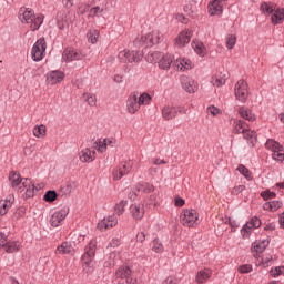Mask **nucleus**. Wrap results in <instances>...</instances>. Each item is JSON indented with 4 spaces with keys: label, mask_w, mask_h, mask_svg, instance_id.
Returning <instances> with one entry per match:
<instances>
[{
    "label": "nucleus",
    "mask_w": 284,
    "mask_h": 284,
    "mask_svg": "<svg viewBox=\"0 0 284 284\" xmlns=\"http://www.w3.org/2000/svg\"><path fill=\"white\" fill-rule=\"evenodd\" d=\"M163 55L162 52L159 51H150L146 57L145 60L148 61V63H159L161 61V57Z\"/></svg>",
    "instance_id": "obj_37"
},
{
    "label": "nucleus",
    "mask_w": 284,
    "mask_h": 284,
    "mask_svg": "<svg viewBox=\"0 0 284 284\" xmlns=\"http://www.w3.org/2000/svg\"><path fill=\"white\" fill-rule=\"evenodd\" d=\"M243 136L251 145H254L256 143V132L250 129H246L243 133Z\"/></svg>",
    "instance_id": "obj_41"
},
{
    "label": "nucleus",
    "mask_w": 284,
    "mask_h": 284,
    "mask_svg": "<svg viewBox=\"0 0 284 284\" xmlns=\"http://www.w3.org/2000/svg\"><path fill=\"white\" fill-rule=\"evenodd\" d=\"M275 9L276 4L272 2H264L261 4V11L263 12V14H272Z\"/></svg>",
    "instance_id": "obj_43"
},
{
    "label": "nucleus",
    "mask_w": 284,
    "mask_h": 284,
    "mask_svg": "<svg viewBox=\"0 0 284 284\" xmlns=\"http://www.w3.org/2000/svg\"><path fill=\"white\" fill-rule=\"evenodd\" d=\"M139 190L141 192H144L145 194H150L154 190V185H152L150 183H142V184H140Z\"/></svg>",
    "instance_id": "obj_53"
},
{
    "label": "nucleus",
    "mask_w": 284,
    "mask_h": 284,
    "mask_svg": "<svg viewBox=\"0 0 284 284\" xmlns=\"http://www.w3.org/2000/svg\"><path fill=\"white\" fill-rule=\"evenodd\" d=\"M118 224L119 219H116V215H109L98 223V230L105 232L112 230V227H116Z\"/></svg>",
    "instance_id": "obj_16"
},
{
    "label": "nucleus",
    "mask_w": 284,
    "mask_h": 284,
    "mask_svg": "<svg viewBox=\"0 0 284 284\" xmlns=\"http://www.w3.org/2000/svg\"><path fill=\"white\" fill-rule=\"evenodd\" d=\"M226 81H227V74L219 73L212 78L211 83L215 88H221L222 85H225Z\"/></svg>",
    "instance_id": "obj_33"
},
{
    "label": "nucleus",
    "mask_w": 284,
    "mask_h": 284,
    "mask_svg": "<svg viewBox=\"0 0 284 284\" xmlns=\"http://www.w3.org/2000/svg\"><path fill=\"white\" fill-rule=\"evenodd\" d=\"M47 48L48 44H45V39L40 38L31 49V57L33 61H42V59L45 57Z\"/></svg>",
    "instance_id": "obj_9"
},
{
    "label": "nucleus",
    "mask_w": 284,
    "mask_h": 284,
    "mask_svg": "<svg viewBox=\"0 0 284 284\" xmlns=\"http://www.w3.org/2000/svg\"><path fill=\"white\" fill-rule=\"evenodd\" d=\"M181 83L183 90H185V92H189V94H194V92L199 90V82L187 75H183L181 78Z\"/></svg>",
    "instance_id": "obj_18"
},
{
    "label": "nucleus",
    "mask_w": 284,
    "mask_h": 284,
    "mask_svg": "<svg viewBox=\"0 0 284 284\" xmlns=\"http://www.w3.org/2000/svg\"><path fill=\"white\" fill-rule=\"evenodd\" d=\"M192 39V30L185 29L181 31L174 40L176 48H185Z\"/></svg>",
    "instance_id": "obj_17"
},
{
    "label": "nucleus",
    "mask_w": 284,
    "mask_h": 284,
    "mask_svg": "<svg viewBox=\"0 0 284 284\" xmlns=\"http://www.w3.org/2000/svg\"><path fill=\"white\" fill-rule=\"evenodd\" d=\"M32 134L36 136V139H45L48 128L44 124L36 125L32 130Z\"/></svg>",
    "instance_id": "obj_32"
},
{
    "label": "nucleus",
    "mask_w": 284,
    "mask_h": 284,
    "mask_svg": "<svg viewBox=\"0 0 284 284\" xmlns=\"http://www.w3.org/2000/svg\"><path fill=\"white\" fill-rule=\"evenodd\" d=\"M116 278H124L128 284H136V277H132V270L128 265L120 266L115 272Z\"/></svg>",
    "instance_id": "obj_15"
},
{
    "label": "nucleus",
    "mask_w": 284,
    "mask_h": 284,
    "mask_svg": "<svg viewBox=\"0 0 284 284\" xmlns=\"http://www.w3.org/2000/svg\"><path fill=\"white\" fill-rule=\"evenodd\" d=\"M178 113H176V106L174 105H165L162 109V119L164 121H172V119H176Z\"/></svg>",
    "instance_id": "obj_26"
},
{
    "label": "nucleus",
    "mask_w": 284,
    "mask_h": 284,
    "mask_svg": "<svg viewBox=\"0 0 284 284\" xmlns=\"http://www.w3.org/2000/svg\"><path fill=\"white\" fill-rule=\"evenodd\" d=\"M118 59L120 63H141L143 60V52L124 49L118 53Z\"/></svg>",
    "instance_id": "obj_5"
},
{
    "label": "nucleus",
    "mask_w": 284,
    "mask_h": 284,
    "mask_svg": "<svg viewBox=\"0 0 284 284\" xmlns=\"http://www.w3.org/2000/svg\"><path fill=\"white\" fill-rule=\"evenodd\" d=\"M116 261H119V253L113 251L109 254V261L104 263V267H114L116 265Z\"/></svg>",
    "instance_id": "obj_40"
},
{
    "label": "nucleus",
    "mask_w": 284,
    "mask_h": 284,
    "mask_svg": "<svg viewBox=\"0 0 284 284\" xmlns=\"http://www.w3.org/2000/svg\"><path fill=\"white\" fill-rule=\"evenodd\" d=\"M261 196L264 199V201H267V199H274L276 196V193L264 191L261 193Z\"/></svg>",
    "instance_id": "obj_59"
},
{
    "label": "nucleus",
    "mask_w": 284,
    "mask_h": 284,
    "mask_svg": "<svg viewBox=\"0 0 284 284\" xmlns=\"http://www.w3.org/2000/svg\"><path fill=\"white\" fill-rule=\"evenodd\" d=\"M284 20V10L281 8H276L271 13V21L274 23V26H278L280 23H283Z\"/></svg>",
    "instance_id": "obj_29"
},
{
    "label": "nucleus",
    "mask_w": 284,
    "mask_h": 284,
    "mask_svg": "<svg viewBox=\"0 0 284 284\" xmlns=\"http://www.w3.org/2000/svg\"><path fill=\"white\" fill-rule=\"evenodd\" d=\"M79 159L82 163H92V161H94V159H97V151L88 149V148L83 149L79 153Z\"/></svg>",
    "instance_id": "obj_24"
},
{
    "label": "nucleus",
    "mask_w": 284,
    "mask_h": 284,
    "mask_svg": "<svg viewBox=\"0 0 284 284\" xmlns=\"http://www.w3.org/2000/svg\"><path fill=\"white\" fill-rule=\"evenodd\" d=\"M209 14L211 17H221L223 14V2L221 0H213L207 6Z\"/></svg>",
    "instance_id": "obj_22"
},
{
    "label": "nucleus",
    "mask_w": 284,
    "mask_h": 284,
    "mask_svg": "<svg viewBox=\"0 0 284 284\" xmlns=\"http://www.w3.org/2000/svg\"><path fill=\"white\" fill-rule=\"evenodd\" d=\"M101 12H103L101 7H93L89 11V17H97V14H101Z\"/></svg>",
    "instance_id": "obj_57"
},
{
    "label": "nucleus",
    "mask_w": 284,
    "mask_h": 284,
    "mask_svg": "<svg viewBox=\"0 0 284 284\" xmlns=\"http://www.w3.org/2000/svg\"><path fill=\"white\" fill-rule=\"evenodd\" d=\"M206 112L211 114V116H221V114H223V111L215 105L207 106Z\"/></svg>",
    "instance_id": "obj_49"
},
{
    "label": "nucleus",
    "mask_w": 284,
    "mask_h": 284,
    "mask_svg": "<svg viewBox=\"0 0 284 284\" xmlns=\"http://www.w3.org/2000/svg\"><path fill=\"white\" fill-rule=\"evenodd\" d=\"M163 41V33L160 30H154L152 32L145 33L141 37H138L134 40L135 48H141L145 45L146 48H152Z\"/></svg>",
    "instance_id": "obj_3"
},
{
    "label": "nucleus",
    "mask_w": 284,
    "mask_h": 284,
    "mask_svg": "<svg viewBox=\"0 0 284 284\" xmlns=\"http://www.w3.org/2000/svg\"><path fill=\"white\" fill-rule=\"evenodd\" d=\"M235 99L241 103H245L247 101V97H250V87L245 82V80H239L234 88Z\"/></svg>",
    "instance_id": "obj_7"
},
{
    "label": "nucleus",
    "mask_w": 284,
    "mask_h": 284,
    "mask_svg": "<svg viewBox=\"0 0 284 284\" xmlns=\"http://www.w3.org/2000/svg\"><path fill=\"white\" fill-rule=\"evenodd\" d=\"M210 278H212V270L203 268L196 273L195 282L197 284H203V283H207V281H210Z\"/></svg>",
    "instance_id": "obj_27"
},
{
    "label": "nucleus",
    "mask_w": 284,
    "mask_h": 284,
    "mask_svg": "<svg viewBox=\"0 0 284 284\" xmlns=\"http://www.w3.org/2000/svg\"><path fill=\"white\" fill-rule=\"evenodd\" d=\"M19 19L21 23H27L32 32L39 30L43 24V14H36L34 11L30 8L21 7L19 10Z\"/></svg>",
    "instance_id": "obj_1"
},
{
    "label": "nucleus",
    "mask_w": 284,
    "mask_h": 284,
    "mask_svg": "<svg viewBox=\"0 0 284 284\" xmlns=\"http://www.w3.org/2000/svg\"><path fill=\"white\" fill-rule=\"evenodd\" d=\"M162 284H179V280H176V277L169 276L162 282Z\"/></svg>",
    "instance_id": "obj_62"
},
{
    "label": "nucleus",
    "mask_w": 284,
    "mask_h": 284,
    "mask_svg": "<svg viewBox=\"0 0 284 284\" xmlns=\"http://www.w3.org/2000/svg\"><path fill=\"white\" fill-rule=\"evenodd\" d=\"M180 223L184 227H196L199 225V212L194 209H184L180 214Z\"/></svg>",
    "instance_id": "obj_4"
},
{
    "label": "nucleus",
    "mask_w": 284,
    "mask_h": 284,
    "mask_svg": "<svg viewBox=\"0 0 284 284\" xmlns=\"http://www.w3.org/2000/svg\"><path fill=\"white\" fill-rule=\"evenodd\" d=\"M267 245H270L268 239L258 240L253 243L252 250H253V252L261 254V253L265 252V250L267 248Z\"/></svg>",
    "instance_id": "obj_28"
},
{
    "label": "nucleus",
    "mask_w": 284,
    "mask_h": 284,
    "mask_svg": "<svg viewBox=\"0 0 284 284\" xmlns=\"http://www.w3.org/2000/svg\"><path fill=\"white\" fill-rule=\"evenodd\" d=\"M44 201L48 203H52V201H57V192L48 191L44 195Z\"/></svg>",
    "instance_id": "obj_54"
},
{
    "label": "nucleus",
    "mask_w": 284,
    "mask_h": 284,
    "mask_svg": "<svg viewBox=\"0 0 284 284\" xmlns=\"http://www.w3.org/2000/svg\"><path fill=\"white\" fill-rule=\"evenodd\" d=\"M239 114L242 119H245V121H251V122L256 121V114H254L252 110L245 106H242L239 109Z\"/></svg>",
    "instance_id": "obj_30"
},
{
    "label": "nucleus",
    "mask_w": 284,
    "mask_h": 284,
    "mask_svg": "<svg viewBox=\"0 0 284 284\" xmlns=\"http://www.w3.org/2000/svg\"><path fill=\"white\" fill-rule=\"evenodd\" d=\"M74 248L70 242H63L60 246H58L55 253L57 254H71Z\"/></svg>",
    "instance_id": "obj_39"
},
{
    "label": "nucleus",
    "mask_w": 284,
    "mask_h": 284,
    "mask_svg": "<svg viewBox=\"0 0 284 284\" xmlns=\"http://www.w3.org/2000/svg\"><path fill=\"white\" fill-rule=\"evenodd\" d=\"M128 206V201H120L116 205H115V214H118V216H121V214H123V212H125V207Z\"/></svg>",
    "instance_id": "obj_48"
},
{
    "label": "nucleus",
    "mask_w": 284,
    "mask_h": 284,
    "mask_svg": "<svg viewBox=\"0 0 284 284\" xmlns=\"http://www.w3.org/2000/svg\"><path fill=\"white\" fill-rule=\"evenodd\" d=\"M37 186H34V181L32 179L24 178L22 180L21 185L18 187V192H24L27 199H32L34 196V192Z\"/></svg>",
    "instance_id": "obj_12"
},
{
    "label": "nucleus",
    "mask_w": 284,
    "mask_h": 284,
    "mask_svg": "<svg viewBox=\"0 0 284 284\" xmlns=\"http://www.w3.org/2000/svg\"><path fill=\"white\" fill-rule=\"evenodd\" d=\"M165 248L163 247V243H161V241H159V239L153 240V246H152V251L155 252L156 254H161L163 253Z\"/></svg>",
    "instance_id": "obj_47"
},
{
    "label": "nucleus",
    "mask_w": 284,
    "mask_h": 284,
    "mask_svg": "<svg viewBox=\"0 0 284 284\" xmlns=\"http://www.w3.org/2000/svg\"><path fill=\"white\" fill-rule=\"evenodd\" d=\"M242 192H245V185H237L234 186L232 190V194H234L235 196H239V194H241Z\"/></svg>",
    "instance_id": "obj_58"
},
{
    "label": "nucleus",
    "mask_w": 284,
    "mask_h": 284,
    "mask_svg": "<svg viewBox=\"0 0 284 284\" xmlns=\"http://www.w3.org/2000/svg\"><path fill=\"white\" fill-rule=\"evenodd\" d=\"M258 227H261V220L258 217H252L241 230L243 239H250L252 232L258 230Z\"/></svg>",
    "instance_id": "obj_14"
},
{
    "label": "nucleus",
    "mask_w": 284,
    "mask_h": 284,
    "mask_svg": "<svg viewBox=\"0 0 284 284\" xmlns=\"http://www.w3.org/2000/svg\"><path fill=\"white\" fill-rule=\"evenodd\" d=\"M174 17L176 21H180L181 23H187V18H185V16L182 13H175Z\"/></svg>",
    "instance_id": "obj_64"
},
{
    "label": "nucleus",
    "mask_w": 284,
    "mask_h": 284,
    "mask_svg": "<svg viewBox=\"0 0 284 284\" xmlns=\"http://www.w3.org/2000/svg\"><path fill=\"white\" fill-rule=\"evenodd\" d=\"M82 261L87 267H94V257L83 255Z\"/></svg>",
    "instance_id": "obj_56"
},
{
    "label": "nucleus",
    "mask_w": 284,
    "mask_h": 284,
    "mask_svg": "<svg viewBox=\"0 0 284 284\" xmlns=\"http://www.w3.org/2000/svg\"><path fill=\"white\" fill-rule=\"evenodd\" d=\"M74 19V13L70 11H59L57 14V23L59 30H65L70 28V24L72 23Z\"/></svg>",
    "instance_id": "obj_10"
},
{
    "label": "nucleus",
    "mask_w": 284,
    "mask_h": 284,
    "mask_svg": "<svg viewBox=\"0 0 284 284\" xmlns=\"http://www.w3.org/2000/svg\"><path fill=\"white\" fill-rule=\"evenodd\" d=\"M12 205H14L13 194H9L6 199L0 200V216H6L12 209Z\"/></svg>",
    "instance_id": "obj_20"
},
{
    "label": "nucleus",
    "mask_w": 284,
    "mask_h": 284,
    "mask_svg": "<svg viewBox=\"0 0 284 284\" xmlns=\"http://www.w3.org/2000/svg\"><path fill=\"white\" fill-rule=\"evenodd\" d=\"M237 171L240 172V174L245 176V179H247V181H252V172L245 165L240 164L237 166Z\"/></svg>",
    "instance_id": "obj_46"
},
{
    "label": "nucleus",
    "mask_w": 284,
    "mask_h": 284,
    "mask_svg": "<svg viewBox=\"0 0 284 284\" xmlns=\"http://www.w3.org/2000/svg\"><path fill=\"white\" fill-rule=\"evenodd\" d=\"M265 148L266 150H270L272 153V159H274V161H280L283 162L284 161V151H283V146L276 142L275 140H267L265 143Z\"/></svg>",
    "instance_id": "obj_8"
},
{
    "label": "nucleus",
    "mask_w": 284,
    "mask_h": 284,
    "mask_svg": "<svg viewBox=\"0 0 284 284\" xmlns=\"http://www.w3.org/2000/svg\"><path fill=\"white\" fill-rule=\"evenodd\" d=\"M281 207H283V202L280 201L266 202L263 205V209L267 212H276L277 210H281Z\"/></svg>",
    "instance_id": "obj_36"
},
{
    "label": "nucleus",
    "mask_w": 284,
    "mask_h": 284,
    "mask_svg": "<svg viewBox=\"0 0 284 284\" xmlns=\"http://www.w3.org/2000/svg\"><path fill=\"white\" fill-rule=\"evenodd\" d=\"M9 181L11 182L12 187H16L17 190H19V186L23 183L21 174L16 172L10 173Z\"/></svg>",
    "instance_id": "obj_35"
},
{
    "label": "nucleus",
    "mask_w": 284,
    "mask_h": 284,
    "mask_svg": "<svg viewBox=\"0 0 284 284\" xmlns=\"http://www.w3.org/2000/svg\"><path fill=\"white\" fill-rule=\"evenodd\" d=\"M65 79V73L63 71H51L47 73V83L48 85H57V83H61Z\"/></svg>",
    "instance_id": "obj_21"
},
{
    "label": "nucleus",
    "mask_w": 284,
    "mask_h": 284,
    "mask_svg": "<svg viewBox=\"0 0 284 284\" xmlns=\"http://www.w3.org/2000/svg\"><path fill=\"white\" fill-rule=\"evenodd\" d=\"M133 165H134V162H132L131 160L122 161L112 171L113 181H121V179H123V176H125L126 174H130Z\"/></svg>",
    "instance_id": "obj_6"
},
{
    "label": "nucleus",
    "mask_w": 284,
    "mask_h": 284,
    "mask_svg": "<svg viewBox=\"0 0 284 284\" xmlns=\"http://www.w3.org/2000/svg\"><path fill=\"white\" fill-rule=\"evenodd\" d=\"M152 97L149 93H142L139 97L136 93H131L126 99V112L136 114L141 110V105H150Z\"/></svg>",
    "instance_id": "obj_2"
},
{
    "label": "nucleus",
    "mask_w": 284,
    "mask_h": 284,
    "mask_svg": "<svg viewBox=\"0 0 284 284\" xmlns=\"http://www.w3.org/2000/svg\"><path fill=\"white\" fill-rule=\"evenodd\" d=\"M192 48L195 53H197L199 57H206L207 55V49L205 48V44L201 41H193Z\"/></svg>",
    "instance_id": "obj_31"
},
{
    "label": "nucleus",
    "mask_w": 284,
    "mask_h": 284,
    "mask_svg": "<svg viewBox=\"0 0 284 284\" xmlns=\"http://www.w3.org/2000/svg\"><path fill=\"white\" fill-rule=\"evenodd\" d=\"M83 99L91 108L97 105V95L94 93H84Z\"/></svg>",
    "instance_id": "obj_45"
},
{
    "label": "nucleus",
    "mask_w": 284,
    "mask_h": 284,
    "mask_svg": "<svg viewBox=\"0 0 284 284\" xmlns=\"http://www.w3.org/2000/svg\"><path fill=\"white\" fill-rule=\"evenodd\" d=\"M88 10H90V6L80 4V7L78 9V14H85V12H88Z\"/></svg>",
    "instance_id": "obj_63"
},
{
    "label": "nucleus",
    "mask_w": 284,
    "mask_h": 284,
    "mask_svg": "<svg viewBox=\"0 0 284 284\" xmlns=\"http://www.w3.org/2000/svg\"><path fill=\"white\" fill-rule=\"evenodd\" d=\"M270 274H271V276H273V278H277V276H283L284 266H276V267L272 268Z\"/></svg>",
    "instance_id": "obj_51"
},
{
    "label": "nucleus",
    "mask_w": 284,
    "mask_h": 284,
    "mask_svg": "<svg viewBox=\"0 0 284 284\" xmlns=\"http://www.w3.org/2000/svg\"><path fill=\"white\" fill-rule=\"evenodd\" d=\"M237 272H240V274H250V272H252V265L243 264L239 266Z\"/></svg>",
    "instance_id": "obj_55"
},
{
    "label": "nucleus",
    "mask_w": 284,
    "mask_h": 284,
    "mask_svg": "<svg viewBox=\"0 0 284 284\" xmlns=\"http://www.w3.org/2000/svg\"><path fill=\"white\" fill-rule=\"evenodd\" d=\"M172 64H174V55L170 53H162L160 62H158L160 70H170Z\"/></svg>",
    "instance_id": "obj_23"
},
{
    "label": "nucleus",
    "mask_w": 284,
    "mask_h": 284,
    "mask_svg": "<svg viewBox=\"0 0 284 284\" xmlns=\"http://www.w3.org/2000/svg\"><path fill=\"white\" fill-rule=\"evenodd\" d=\"M85 54L77 49L68 48L62 53V61L64 63H72V61H82Z\"/></svg>",
    "instance_id": "obj_11"
},
{
    "label": "nucleus",
    "mask_w": 284,
    "mask_h": 284,
    "mask_svg": "<svg viewBox=\"0 0 284 284\" xmlns=\"http://www.w3.org/2000/svg\"><path fill=\"white\" fill-rule=\"evenodd\" d=\"M119 245H121V239H119V237H113V239L110 241L108 247H119Z\"/></svg>",
    "instance_id": "obj_60"
},
{
    "label": "nucleus",
    "mask_w": 284,
    "mask_h": 284,
    "mask_svg": "<svg viewBox=\"0 0 284 284\" xmlns=\"http://www.w3.org/2000/svg\"><path fill=\"white\" fill-rule=\"evenodd\" d=\"M236 45V36L234 34H229L226 37V48L229 50H232Z\"/></svg>",
    "instance_id": "obj_50"
},
{
    "label": "nucleus",
    "mask_w": 284,
    "mask_h": 284,
    "mask_svg": "<svg viewBox=\"0 0 284 284\" xmlns=\"http://www.w3.org/2000/svg\"><path fill=\"white\" fill-rule=\"evenodd\" d=\"M100 37H101V33L99 32L98 29H90L87 32L88 42L92 43V45H94V43L99 42Z\"/></svg>",
    "instance_id": "obj_34"
},
{
    "label": "nucleus",
    "mask_w": 284,
    "mask_h": 284,
    "mask_svg": "<svg viewBox=\"0 0 284 284\" xmlns=\"http://www.w3.org/2000/svg\"><path fill=\"white\" fill-rule=\"evenodd\" d=\"M173 68L178 72H185V70H192L194 68V62L187 58H178L173 63Z\"/></svg>",
    "instance_id": "obj_19"
},
{
    "label": "nucleus",
    "mask_w": 284,
    "mask_h": 284,
    "mask_svg": "<svg viewBox=\"0 0 284 284\" xmlns=\"http://www.w3.org/2000/svg\"><path fill=\"white\" fill-rule=\"evenodd\" d=\"M70 214V209L63 207L59 211H55L50 219V225L52 227H59V225H63V221H65V216Z\"/></svg>",
    "instance_id": "obj_13"
},
{
    "label": "nucleus",
    "mask_w": 284,
    "mask_h": 284,
    "mask_svg": "<svg viewBox=\"0 0 284 284\" xmlns=\"http://www.w3.org/2000/svg\"><path fill=\"white\" fill-rule=\"evenodd\" d=\"M8 243V236L6 235V233H0V250L6 247Z\"/></svg>",
    "instance_id": "obj_61"
},
{
    "label": "nucleus",
    "mask_w": 284,
    "mask_h": 284,
    "mask_svg": "<svg viewBox=\"0 0 284 284\" xmlns=\"http://www.w3.org/2000/svg\"><path fill=\"white\" fill-rule=\"evenodd\" d=\"M130 213L135 221H141V219L145 216V207L143 206V204H132L130 206Z\"/></svg>",
    "instance_id": "obj_25"
},
{
    "label": "nucleus",
    "mask_w": 284,
    "mask_h": 284,
    "mask_svg": "<svg viewBox=\"0 0 284 284\" xmlns=\"http://www.w3.org/2000/svg\"><path fill=\"white\" fill-rule=\"evenodd\" d=\"M94 148H95L99 152H101V153H103V152H105V150H108V146H106L105 141H104L103 139L98 140V141L94 143Z\"/></svg>",
    "instance_id": "obj_52"
},
{
    "label": "nucleus",
    "mask_w": 284,
    "mask_h": 284,
    "mask_svg": "<svg viewBox=\"0 0 284 284\" xmlns=\"http://www.w3.org/2000/svg\"><path fill=\"white\" fill-rule=\"evenodd\" d=\"M247 129H245V122L242 120L233 121V134H243Z\"/></svg>",
    "instance_id": "obj_38"
},
{
    "label": "nucleus",
    "mask_w": 284,
    "mask_h": 284,
    "mask_svg": "<svg viewBox=\"0 0 284 284\" xmlns=\"http://www.w3.org/2000/svg\"><path fill=\"white\" fill-rule=\"evenodd\" d=\"M97 254V242L91 241L89 245L85 247L84 258L87 256L94 257Z\"/></svg>",
    "instance_id": "obj_44"
},
{
    "label": "nucleus",
    "mask_w": 284,
    "mask_h": 284,
    "mask_svg": "<svg viewBox=\"0 0 284 284\" xmlns=\"http://www.w3.org/2000/svg\"><path fill=\"white\" fill-rule=\"evenodd\" d=\"M4 250L8 254L19 252V250H21V244H19L18 242H7V244L4 245Z\"/></svg>",
    "instance_id": "obj_42"
}]
</instances>
